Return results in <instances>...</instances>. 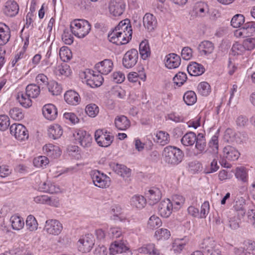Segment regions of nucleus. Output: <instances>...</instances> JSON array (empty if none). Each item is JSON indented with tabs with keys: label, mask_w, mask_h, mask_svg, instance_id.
Listing matches in <instances>:
<instances>
[{
	"label": "nucleus",
	"mask_w": 255,
	"mask_h": 255,
	"mask_svg": "<svg viewBox=\"0 0 255 255\" xmlns=\"http://www.w3.org/2000/svg\"><path fill=\"white\" fill-rule=\"evenodd\" d=\"M165 162L169 164L176 165L180 163L184 157V153L179 148L173 146L165 147L163 151Z\"/></svg>",
	"instance_id": "obj_2"
},
{
	"label": "nucleus",
	"mask_w": 255,
	"mask_h": 255,
	"mask_svg": "<svg viewBox=\"0 0 255 255\" xmlns=\"http://www.w3.org/2000/svg\"><path fill=\"white\" fill-rule=\"evenodd\" d=\"M198 90L201 95L207 96L211 92L210 86L206 82H201L198 86Z\"/></svg>",
	"instance_id": "obj_50"
},
{
	"label": "nucleus",
	"mask_w": 255,
	"mask_h": 255,
	"mask_svg": "<svg viewBox=\"0 0 255 255\" xmlns=\"http://www.w3.org/2000/svg\"><path fill=\"white\" fill-rule=\"evenodd\" d=\"M42 113L45 118L50 121L55 120L57 116V109L54 105L51 104L43 106Z\"/></svg>",
	"instance_id": "obj_21"
},
{
	"label": "nucleus",
	"mask_w": 255,
	"mask_h": 255,
	"mask_svg": "<svg viewBox=\"0 0 255 255\" xmlns=\"http://www.w3.org/2000/svg\"><path fill=\"white\" fill-rule=\"evenodd\" d=\"M234 211H230L228 215L230 227L234 229H237L240 227V220L243 217H240L235 214Z\"/></svg>",
	"instance_id": "obj_39"
},
{
	"label": "nucleus",
	"mask_w": 255,
	"mask_h": 255,
	"mask_svg": "<svg viewBox=\"0 0 255 255\" xmlns=\"http://www.w3.org/2000/svg\"><path fill=\"white\" fill-rule=\"evenodd\" d=\"M195 147L198 150L197 153H195L196 156L203 153L207 152L205 150L206 147V142L204 135L202 133H198L197 135V139H196Z\"/></svg>",
	"instance_id": "obj_29"
},
{
	"label": "nucleus",
	"mask_w": 255,
	"mask_h": 255,
	"mask_svg": "<svg viewBox=\"0 0 255 255\" xmlns=\"http://www.w3.org/2000/svg\"><path fill=\"white\" fill-rule=\"evenodd\" d=\"M173 201L174 209L178 210L184 203L185 198L182 196L176 195L173 196Z\"/></svg>",
	"instance_id": "obj_59"
},
{
	"label": "nucleus",
	"mask_w": 255,
	"mask_h": 255,
	"mask_svg": "<svg viewBox=\"0 0 255 255\" xmlns=\"http://www.w3.org/2000/svg\"><path fill=\"white\" fill-rule=\"evenodd\" d=\"M173 205L169 199H167L162 201L158 205V213L164 218L169 217L172 213Z\"/></svg>",
	"instance_id": "obj_16"
},
{
	"label": "nucleus",
	"mask_w": 255,
	"mask_h": 255,
	"mask_svg": "<svg viewBox=\"0 0 255 255\" xmlns=\"http://www.w3.org/2000/svg\"><path fill=\"white\" fill-rule=\"evenodd\" d=\"M154 236L158 240H166L170 237V232L166 229L161 228L155 232Z\"/></svg>",
	"instance_id": "obj_52"
},
{
	"label": "nucleus",
	"mask_w": 255,
	"mask_h": 255,
	"mask_svg": "<svg viewBox=\"0 0 255 255\" xmlns=\"http://www.w3.org/2000/svg\"><path fill=\"white\" fill-rule=\"evenodd\" d=\"M92 181L96 186L100 188H107L110 185V178L99 170H93L90 173Z\"/></svg>",
	"instance_id": "obj_5"
},
{
	"label": "nucleus",
	"mask_w": 255,
	"mask_h": 255,
	"mask_svg": "<svg viewBox=\"0 0 255 255\" xmlns=\"http://www.w3.org/2000/svg\"><path fill=\"white\" fill-rule=\"evenodd\" d=\"M73 137L81 146L89 147L91 145L92 137L91 135L83 130H77L73 133Z\"/></svg>",
	"instance_id": "obj_9"
},
{
	"label": "nucleus",
	"mask_w": 255,
	"mask_h": 255,
	"mask_svg": "<svg viewBox=\"0 0 255 255\" xmlns=\"http://www.w3.org/2000/svg\"><path fill=\"white\" fill-rule=\"evenodd\" d=\"M245 204L246 200L243 197L238 198L233 206L234 210L232 211H234L240 217H244L246 213Z\"/></svg>",
	"instance_id": "obj_23"
},
{
	"label": "nucleus",
	"mask_w": 255,
	"mask_h": 255,
	"mask_svg": "<svg viewBox=\"0 0 255 255\" xmlns=\"http://www.w3.org/2000/svg\"><path fill=\"white\" fill-rule=\"evenodd\" d=\"M138 58L137 50L135 49H131L124 54L122 60L123 65L126 68H131L137 63Z\"/></svg>",
	"instance_id": "obj_6"
},
{
	"label": "nucleus",
	"mask_w": 255,
	"mask_h": 255,
	"mask_svg": "<svg viewBox=\"0 0 255 255\" xmlns=\"http://www.w3.org/2000/svg\"><path fill=\"white\" fill-rule=\"evenodd\" d=\"M92 72H90L91 75L90 78L86 80L87 85L92 88L100 86L104 81V78L102 75H96V72L94 71H92Z\"/></svg>",
	"instance_id": "obj_24"
},
{
	"label": "nucleus",
	"mask_w": 255,
	"mask_h": 255,
	"mask_svg": "<svg viewBox=\"0 0 255 255\" xmlns=\"http://www.w3.org/2000/svg\"><path fill=\"white\" fill-rule=\"evenodd\" d=\"M71 31L72 33L78 38L85 37L91 30L89 22L84 19H75L70 24Z\"/></svg>",
	"instance_id": "obj_3"
},
{
	"label": "nucleus",
	"mask_w": 255,
	"mask_h": 255,
	"mask_svg": "<svg viewBox=\"0 0 255 255\" xmlns=\"http://www.w3.org/2000/svg\"><path fill=\"white\" fill-rule=\"evenodd\" d=\"M10 221L11 224L12 228L15 230H19L21 229L24 225L23 219L20 216L14 215L11 217Z\"/></svg>",
	"instance_id": "obj_40"
},
{
	"label": "nucleus",
	"mask_w": 255,
	"mask_h": 255,
	"mask_svg": "<svg viewBox=\"0 0 255 255\" xmlns=\"http://www.w3.org/2000/svg\"><path fill=\"white\" fill-rule=\"evenodd\" d=\"M154 140L161 145H165L169 142V134L165 131H159L156 133Z\"/></svg>",
	"instance_id": "obj_36"
},
{
	"label": "nucleus",
	"mask_w": 255,
	"mask_h": 255,
	"mask_svg": "<svg viewBox=\"0 0 255 255\" xmlns=\"http://www.w3.org/2000/svg\"><path fill=\"white\" fill-rule=\"evenodd\" d=\"M19 9V5L15 1L9 0L4 3L2 11L6 16L14 17L18 14Z\"/></svg>",
	"instance_id": "obj_13"
},
{
	"label": "nucleus",
	"mask_w": 255,
	"mask_h": 255,
	"mask_svg": "<svg viewBox=\"0 0 255 255\" xmlns=\"http://www.w3.org/2000/svg\"><path fill=\"white\" fill-rule=\"evenodd\" d=\"M165 65L168 69H174L178 67L181 63L179 56L175 53H170L165 56Z\"/></svg>",
	"instance_id": "obj_20"
},
{
	"label": "nucleus",
	"mask_w": 255,
	"mask_h": 255,
	"mask_svg": "<svg viewBox=\"0 0 255 255\" xmlns=\"http://www.w3.org/2000/svg\"><path fill=\"white\" fill-rule=\"evenodd\" d=\"M146 203V200L141 195H134L130 199V205L137 209H142Z\"/></svg>",
	"instance_id": "obj_33"
},
{
	"label": "nucleus",
	"mask_w": 255,
	"mask_h": 255,
	"mask_svg": "<svg viewBox=\"0 0 255 255\" xmlns=\"http://www.w3.org/2000/svg\"><path fill=\"white\" fill-rule=\"evenodd\" d=\"M36 81L40 88L42 89L44 88L45 87H48L49 83L48 82V78L46 75L43 74H39L36 77Z\"/></svg>",
	"instance_id": "obj_54"
},
{
	"label": "nucleus",
	"mask_w": 255,
	"mask_h": 255,
	"mask_svg": "<svg viewBox=\"0 0 255 255\" xmlns=\"http://www.w3.org/2000/svg\"><path fill=\"white\" fill-rule=\"evenodd\" d=\"M49 162V160L46 156H39L35 157L33 159V164L37 167H43L47 165Z\"/></svg>",
	"instance_id": "obj_56"
},
{
	"label": "nucleus",
	"mask_w": 255,
	"mask_h": 255,
	"mask_svg": "<svg viewBox=\"0 0 255 255\" xmlns=\"http://www.w3.org/2000/svg\"><path fill=\"white\" fill-rule=\"evenodd\" d=\"M10 133L18 140H25L28 138V130L22 124H14L10 127Z\"/></svg>",
	"instance_id": "obj_8"
},
{
	"label": "nucleus",
	"mask_w": 255,
	"mask_h": 255,
	"mask_svg": "<svg viewBox=\"0 0 255 255\" xmlns=\"http://www.w3.org/2000/svg\"><path fill=\"white\" fill-rule=\"evenodd\" d=\"M31 98L27 96V94H24L22 92L18 93L17 97V99L20 104L24 108H28L31 106L32 102Z\"/></svg>",
	"instance_id": "obj_42"
},
{
	"label": "nucleus",
	"mask_w": 255,
	"mask_h": 255,
	"mask_svg": "<svg viewBox=\"0 0 255 255\" xmlns=\"http://www.w3.org/2000/svg\"><path fill=\"white\" fill-rule=\"evenodd\" d=\"M214 49V44L209 41H204L198 46V50L201 55H208L213 52Z\"/></svg>",
	"instance_id": "obj_32"
},
{
	"label": "nucleus",
	"mask_w": 255,
	"mask_h": 255,
	"mask_svg": "<svg viewBox=\"0 0 255 255\" xmlns=\"http://www.w3.org/2000/svg\"><path fill=\"white\" fill-rule=\"evenodd\" d=\"M56 73L59 75L68 76L70 73L69 66L67 64L58 66Z\"/></svg>",
	"instance_id": "obj_61"
},
{
	"label": "nucleus",
	"mask_w": 255,
	"mask_h": 255,
	"mask_svg": "<svg viewBox=\"0 0 255 255\" xmlns=\"http://www.w3.org/2000/svg\"><path fill=\"white\" fill-rule=\"evenodd\" d=\"M9 115L12 119L15 121H20L24 118L22 110L16 107L10 109Z\"/></svg>",
	"instance_id": "obj_46"
},
{
	"label": "nucleus",
	"mask_w": 255,
	"mask_h": 255,
	"mask_svg": "<svg viewBox=\"0 0 255 255\" xmlns=\"http://www.w3.org/2000/svg\"><path fill=\"white\" fill-rule=\"evenodd\" d=\"M111 214L113 215L111 219L113 220H122L121 215L122 208L120 205H114L111 208Z\"/></svg>",
	"instance_id": "obj_45"
},
{
	"label": "nucleus",
	"mask_w": 255,
	"mask_h": 255,
	"mask_svg": "<svg viewBox=\"0 0 255 255\" xmlns=\"http://www.w3.org/2000/svg\"><path fill=\"white\" fill-rule=\"evenodd\" d=\"M26 226L30 231H33L37 230L38 223L33 216L30 215L27 217L26 220Z\"/></svg>",
	"instance_id": "obj_48"
},
{
	"label": "nucleus",
	"mask_w": 255,
	"mask_h": 255,
	"mask_svg": "<svg viewBox=\"0 0 255 255\" xmlns=\"http://www.w3.org/2000/svg\"><path fill=\"white\" fill-rule=\"evenodd\" d=\"M10 122L8 117L5 115H0V130L4 131L9 126Z\"/></svg>",
	"instance_id": "obj_58"
},
{
	"label": "nucleus",
	"mask_w": 255,
	"mask_h": 255,
	"mask_svg": "<svg viewBox=\"0 0 255 255\" xmlns=\"http://www.w3.org/2000/svg\"><path fill=\"white\" fill-rule=\"evenodd\" d=\"M185 103L188 106L193 105L197 101L196 95L194 92L189 91L186 92L183 96Z\"/></svg>",
	"instance_id": "obj_43"
},
{
	"label": "nucleus",
	"mask_w": 255,
	"mask_h": 255,
	"mask_svg": "<svg viewBox=\"0 0 255 255\" xmlns=\"http://www.w3.org/2000/svg\"><path fill=\"white\" fill-rule=\"evenodd\" d=\"M162 194L160 190L155 187L151 188L146 193V197L147 198L148 203L153 205L157 203L161 198Z\"/></svg>",
	"instance_id": "obj_17"
},
{
	"label": "nucleus",
	"mask_w": 255,
	"mask_h": 255,
	"mask_svg": "<svg viewBox=\"0 0 255 255\" xmlns=\"http://www.w3.org/2000/svg\"><path fill=\"white\" fill-rule=\"evenodd\" d=\"M43 150L46 155L53 158H56L61 155V151L58 146L52 144H46Z\"/></svg>",
	"instance_id": "obj_28"
},
{
	"label": "nucleus",
	"mask_w": 255,
	"mask_h": 255,
	"mask_svg": "<svg viewBox=\"0 0 255 255\" xmlns=\"http://www.w3.org/2000/svg\"><path fill=\"white\" fill-rule=\"evenodd\" d=\"M62 39L65 44L71 45L73 42L72 35L66 30H65L62 35Z\"/></svg>",
	"instance_id": "obj_62"
},
{
	"label": "nucleus",
	"mask_w": 255,
	"mask_h": 255,
	"mask_svg": "<svg viewBox=\"0 0 255 255\" xmlns=\"http://www.w3.org/2000/svg\"><path fill=\"white\" fill-rule=\"evenodd\" d=\"M115 125L118 129L125 130L130 127V123L127 117L121 115L116 117Z\"/></svg>",
	"instance_id": "obj_27"
},
{
	"label": "nucleus",
	"mask_w": 255,
	"mask_h": 255,
	"mask_svg": "<svg viewBox=\"0 0 255 255\" xmlns=\"http://www.w3.org/2000/svg\"><path fill=\"white\" fill-rule=\"evenodd\" d=\"M197 139V135L192 131L186 133L181 139L182 144L184 146H192Z\"/></svg>",
	"instance_id": "obj_38"
},
{
	"label": "nucleus",
	"mask_w": 255,
	"mask_h": 255,
	"mask_svg": "<svg viewBox=\"0 0 255 255\" xmlns=\"http://www.w3.org/2000/svg\"><path fill=\"white\" fill-rule=\"evenodd\" d=\"M62 133L63 130L61 127L58 125L51 126L48 129L49 137L54 139L60 137Z\"/></svg>",
	"instance_id": "obj_34"
},
{
	"label": "nucleus",
	"mask_w": 255,
	"mask_h": 255,
	"mask_svg": "<svg viewBox=\"0 0 255 255\" xmlns=\"http://www.w3.org/2000/svg\"><path fill=\"white\" fill-rule=\"evenodd\" d=\"M196 14L197 16L204 17L208 15L209 8L208 5L204 2H199L195 6Z\"/></svg>",
	"instance_id": "obj_35"
},
{
	"label": "nucleus",
	"mask_w": 255,
	"mask_h": 255,
	"mask_svg": "<svg viewBox=\"0 0 255 255\" xmlns=\"http://www.w3.org/2000/svg\"><path fill=\"white\" fill-rule=\"evenodd\" d=\"M78 249L80 252L83 253L89 252L94 245L93 237L91 235L84 237L79 240Z\"/></svg>",
	"instance_id": "obj_18"
},
{
	"label": "nucleus",
	"mask_w": 255,
	"mask_h": 255,
	"mask_svg": "<svg viewBox=\"0 0 255 255\" xmlns=\"http://www.w3.org/2000/svg\"><path fill=\"white\" fill-rule=\"evenodd\" d=\"M10 37V31L9 27L4 23H0V45L7 43Z\"/></svg>",
	"instance_id": "obj_25"
},
{
	"label": "nucleus",
	"mask_w": 255,
	"mask_h": 255,
	"mask_svg": "<svg viewBox=\"0 0 255 255\" xmlns=\"http://www.w3.org/2000/svg\"><path fill=\"white\" fill-rule=\"evenodd\" d=\"M210 148L212 149V151L214 153H217L218 150V136L214 135L209 142Z\"/></svg>",
	"instance_id": "obj_60"
},
{
	"label": "nucleus",
	"mask_w": 255,
	"mask_h": 255,
	"mask_svg": "<svg viewBox=\"0 0 255 255\" xmlns=\"http://www.w3.org/2000/svg\"><path fill=\"white\" fill-rule=\"evenodd\" d=\"M111 254L115 255L117 254H125V255H131L129 248L124 244L123 241H116L111 244L110 248Z\"/></svg>",
	"instance_id": "obj_14"
},
{
	"label": "nucleus",
	"mask_w": 255,
	"mask_h": 255,
	"mask_svg": "<svg viewBox=\"0 0 255 255\" xmlns=\"http://www.w3.org/2000/svg\"><path fill=\"white\" fill-rule=\"evenodd\" d=\"M187 79L186 74L182 72H178L173 78L174 83L178 87L182 86Z\"/></svg>",
	"instance_id": "obj_51"
},
{
	"label": "nucleus",
	"mask_w": 255,
	"mask_h": 255,
	"mask_svg": "<svg viewBox=\"0 0 255 255\" xmlns=\"http://www.w3.org/2000/svg\"><path fill=\"white\" fill-rule=\"evenodd\" d=\"M132 31L130 20L125 19L121 21L113 31L109 33V41L117 45L128 43L132 37Z\"/></svg>",
	"instance_id": "obj_1"
},
{
	"label": "nucleus",
	"mask_w": 255,
	"mask_h": 255,
	"mask_svg": "<svg viewBox=\"0 0 255 255\" xmlns=\"http://www.w3.org/2000/svg\"><path fill=\"white\" fill-rule=\"evenodd\" d=\"M244 44L236 42L233 44L232 47V52L234 55H242L246 51Z\"/></svg>",
	"instance_id": "obj_55"
},
{
	"label": "nucleus",
	"mask_w": 255,
	"mask_h": 255,
	"mask_svg": "<svg viewBox=\"0 0 255 255\" xmlns=\"http://www.w3.org/2000/svg\"><path fill=\"white\" fill-rule=\"evenodd\" d=\"M243 44L246 50H251L255 48V38H249L245 39Z\"/></svg>",
	"instance_id": "obj_63"
},
{
	"label": "nucleus",
	"mask_w": 255,
	"mask_h": 255,
	"mask_svg": "<svg viewBox=\"0 0 255 255\" xmlns=\"http://www.w3.org/2000/svg\"><path fill=\"white\" fill-rule=\"evenodd\" d=\"M47 88L49 92L53 95H59L62 91L61 86L57 82L54 81L49 82Z\"/></svg>",
	"instance_id": "obj_44"
},
{
	"label": "nucleus",
	"mask_w": 255,
	"mask_h": 255,
	"mask_svg": "<svg viewBox=\"0 0 255 255\" xmlns=\"http://www.w3.org/2000/svg\"><path fill=\"white\" fill-rule=\"evenodd\" d=\"M139 51L142 59L145 60L150 56L151 52L149 44L147 40H143L140 43Z\"/></svg>",
	"instance_id": "obj_37"
},
{
	"label": "nucleus",
	"mask_w": 255,
	"mask_h": 255,
	"mask_svg": "<svg viewBox=\"0 0 255 255\" xmlns=\"http://www.w3.org/2000/svg\"><path fill=\"white\" fill-rule=\"evenodd\" d=\"M125 7L126 3L123 0H111L109 3V11L114 16L121 15Z\"/></svg>",
	"instance_id": "obj_11"
},
{
	"label": "nucleus",
	"mask_w": 255,
	"mask_h": 255,
	"mask_svg": "<svg viewBox=\"0 0 255 255\" xmlns=\"http://www.w3.org/2000/svg\"><path fill=\"white\" fill-rule=\"evenodd\" d=\"M95 138L98 144L102 147H108L112 143L114 136L107 134L104 129L97 130L95 133Z\"/></svg>",
	"instance_id": "obj_7"
},
{
	"label": "nucleus",
	"mask_w": 255,
	"mask_h": 255,
	"mask_svg": "<svg viewBox=\"0 0 255 255\" xmlns=\"http://www.w3.org/2000/svg\"><path fill=\"white\" fill-rule=\"evenodd\" d=\"M245 22V17L241 14H237L233 16L231 21V25L235 28L240 27Z\"/></svg>",
	"instance_id": "obj_47"
},
{
	"label": "nucleus",
	"mask_w": 255,
	"mask_h": 255,
	"mask_svg": "<svg viewBox=\"0 0 255 255\" xmlns=\"http://www.w3.org/2000/svg\"><path fill=\"white\" fill-rule=\"evenodd\" d=\"M113 68V62L111 59H106L97 63L94 69L101 75H107Z\"/></svg>",
	"instance_id": "obj_15"
},
{
	"label": "nucleus",
	"mask_w": 255,
	"mask_h": 255,
	"mask_svg": "<svg viewBox=\"0 0 255 255\" xmlns=\"http://www.w3.org/2000/svg\"><path fill=\"white\" fill-rule=\"evenodd\" d=\"M62 229V224L57 220L49 219L45 222L44 230L50 235H58Z\"/></svg>",
	"instance_id": "obj_10"
},
{
	"label": "nucleus",
	"mask_w": 255,
	"mask_h": 255,
	"mask_svg": "<svg viewBox=\"0 0 255 255\" xmlns=\"http://www.w3.org/2000/svg\"><path fill=\"white\" fill-rule=\"evenodd\" d=\"M25 93L29 97L35 98L40 94V87L36 84H29L26 88Z\"/></svg>",
	"instance_id": "obj_41"
},
{
	"label": "nucleus",
	"mask_w": 255,
	"mask_h": 255,
	"mask_svg": "<svg viewBox=\"0 0 255 255\" xmlns=\"http://www.w3.org/2000/svg\"><path fill=\"white\" fill-rule=\"evenodd\" d=\"M85 112L89 117H95L99 113V107L95 104H90L86 106Z\"/></svg>",
	"instance_id": "obj_53"
},
{
	"label": "nucleus",
	"mask_w": 255,
	"mask_h": 255,
	"mask_svg": "<svg viewBox=\"0 0 255 255\" xmlns=\"http://www.w3.org/2000/svg\"><path fill=\"white\" fill-rule=\"evenodd\" d=\"M187 70L189 75L194 76L201 75L205 72L204 66L195 62L188 65Z\"/></svg>",
	"instance_id": "obj_26"
},
{
	"label": "nucleus",
	"mask_w": 255,
	"mask_h": 255,
	"mask_svg": "<svg viewBox=\"0 0 255 255\" xmlns=\"http://www.w3.org/2000/svg\"><path fill=\"white\" fill-rule=\"evenodd\" d=\"M64 99L68 104L72 105H77L80 102L79 95L73 90L67 91L64 95Z\"/></svg>",
	"instance_id": "obj_30"
},
{
	"label": "nucleus",
	"mask_w": 255,
	"mask_h": 255,
	"mask_svg": "<svg viewBox=\"0 0 255 255\" xmlns=\"http://www.w3.org/2000/svg\"><path fill=\"white\" fill-rule=\"evenodd\" d=\"M109 165L115 172L124 178L130 176V169L123 164L111 162Z\"/></svg>",
	"instance_id": "obj_19"
},
{
	"label": "nucleus",
	"mask_w": 255,
	"mask_h": 255,
	"mask_svg": "<svg viewBox=\"0 0 255 255\" xmlns=\"http://www.w3.org/2000/svg\"><path fill=\"white\" fill-rule=\"evenodd\" d=\"M181 56L185 60H188L192 57V49L189 47H184L181 51Z\"/></svg>",
	"instance_id": "obj_64"
},
{
	"label": "nucleus",
	"mask_w": 255,
	"mask_h": 255,
	"mask_svg": "<svg viewBox=\"0 0 255 255\" xmlns=\"http://www.w3.org/2000/svg\"><path fill=\"white\" fill-rule=\"evenodd\" d=\"M236 177L244 182L247 180V173L243 167H237L235 173Z\"/></svg>",
	"instance_id": "obj_57"
},
{
	"label": "nucleus",
	"mask_w": 255,
	"mask_h": 255,
	"mask_svg": "<svg viewBox=\"0 0 255 255\" xmlns=\"http://www.w3.org/2000/svg\"><path fill=\"white\" fill-rule=\"evenodd\" d=\"M255 33V22H247L243 26L235 31L234 34L237 37H249Z\"/></svg>",
	"instance_id": "obj_12"
},
{
	"label": "nucleus",
	"mask_w": 255,
	"mask_h": 255,
	"mask_svg": "<svg viewBox=\"0 0 255 255\" xmlns=\"http://www.w3.org/2000/svg\"><path fill=\"white\" fill-rule=\"evenodd\" d=\"M240 153L238 149L231 145H227L223 149V158L220 161L222 166L224 167H229V164L226 160L235 161L240 157Z\"/></svg>",
	"instance_id": "obj_4"
},
{
	"label": "nucleus",
	"mask_w": 255,
	"mask_h": 255,
	"mask_svg": "<svg viewBox=\"0 0 255 255\" xmlns=\"http://www.w3.org/2000/svg\"><path fill=\"white\" fill-rule=\"evenodd\" d=\"M143 23L144 27L149 31H151L157 25L156 17L152 14L146 13L143 18Z\"/></svg>",
	"instance_id": "obj_22"
},
{
	"label": "nucleus",
	"mask_w": 255,
	"mask_h": 255,
	"mask_svg": "<svg viewBox=\"0 0 255 255\" xmlns=\"http://www.w3.org/2000/svg\"><path fill=\"white\" fill-rule=\"evenodd\" d=\"M141 254H146L148 255H160L159 250L156 248L154 244L144 245L138 250Z\"/></svg>",
	"instance_id": "obj_31"
},
{
	"label": "nucleus",
	"mask_w": 255,
	"mask_h": 255,
	"mask_svg": "<svg viewBox=\"0 0 255 255\" xmlns=\"http://www.w3.org/2000/svg\"><path fill=\"white\" fill-rule=\"evenodd\" d=\"M162 224L161 219L155 215L151 216L148 220L147 226L151 229L159 227Z\"/></svg>",
	"instance_id": "obj_49"
}]
</instances>
